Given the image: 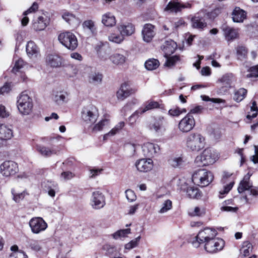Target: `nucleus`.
I'll return each instance as SVG.
<instances>
[{
	"instance_id": "1",
	"label": "nucleus",
	"mask_w": 258,
	"mask_h": 258,
	"mask_svg": "<svg viewBox=\"0 0 258 258\" xmlns=\"http://www.w3.org/2000/svg\"><path fill=\"white\" fill-rule=\"evenodd\" d=\"M205 144V138L199 133H190L185 139L186 148L192 152L200 151L204 148Z\"/></svg>"
},
{
	"instance_id": "2",
	"label": "nucleus",
	"mask_w": 258,
	"mask_h": 258,
	"mask_svg": "<svg viewBox=\"0 0 258 258\" xmlns=\"http://www.w3.org/2000/svg\"><path fill=\"white\" fill-rule=\"evenodd\" d=\"M213 173L206 169H200L195 171L192 176V182L203 187L208 186L213 180Z\"/></svg>"
},
{
	"instance_id": "3",
	"label": "nucleus",
	"mask_w": 258,
	"mask_h": 258,
	"mask_svg": "<svg viewBox=\"0 0 258 258\" xmlns=\"http://www.w3.org/2000/svg\"><path fill=\"white\" fill-rule=\"evenodd\" d=\"M17 104L18 109L21 114L27 115L32 112V100L25 92H23L18 97Z\"/></svg>"
},
{
	"instance_id": "4",
	"label": "nucleus",
	"mask_w": 258,
	"mask_h": 258,
	"mask_svg": "<svg viewBox=\"0 0 258 258\" xmlns=\"http://www.w3.org/2000/svg\"><path fill=\"white\" fill-rule=\"evenodd\" d=\"M217 231L212 228L206 227L200 231L196 237V240L192 242L195 247L198 248L201 244H205L207 242L216 237Z\"/></svg>"
},
{
	"instance_id": "5",
	"label": "nucleus",
	"mask_w": 258,
	"mask_h": 258,
	"mask_svg": "<svg viewBox=\"0 0 258 258\" xmlns=\"http://www.w3.org/2000/svg\"><path fill=\"white\" fill-rule=\"evenodd\" d=\"M218 158V154L215 151L207 148L196 157V161L201 162L204 166H207L214 164Z\"/></svg>"
},
{
	"instance_id": "6",
	"label": "nucleus",
	"mask_w": 258,
	"mask_h": 258,
	"mask_svg": "<svg viewBox=\"0 0 258 258\" xmlns=\"http://www.w3.org/2000/svg\"><path fill=\"white\" fill-rule=\"evenodd\" d=\"M58 39L63 46L72 50L75 49L78 45L76 36L71 32L60 33L58 36Z\"/></svg>"
},
{
	"instance_id": "7",
	"label": "nucleus",
	"mask_w": 258,
	"mask_h": 258,
	"mask_svg": "<svg viewBox=\"0 0 258 258\" xmlns=\"http://www.w3.org/2000/svg\"><path fill=\"white\" fill-rule=\"evenodd\" d=\"M29 226L32 233L35 234L43 232L48 227L47 223L40 217L32 218L29 222Z\"/></svg>"
},
{
	"instance_id": "8",
	"label": "nucleus",
	"mask_w": 258,
	"mask_h": 258,
	"mask_svg": "<svg viewBox=\"0 0 258 258\" xmlns=\"http://www.w3.org/2000/svg\"><path fill=\"white\" fill-rule=\"evenodd\" d=\"M224 246L225 241L222 239L215 237L204 244V249L208 253L214 254L221 251Z\"/></svg>"
},
{
	"instance_id": "9",
	"label": "nucleus",
	"mask_w": 258,
	"mask_h": 258,
	"mask_svg": "<svg viewBox=\"0 0 258 258\" xmlns=\"http://www.w3.org/2000/svg\"><path fill=\"white\" fill-rule=\"evenodd\" d=\"M181 191L186 193V196L190 199L198 198L201 194L199 188L194 185H189L184 179H180L178 185Z\"/></svg>"
},
{
	"instance_id": "10",
	"label": "nucleus",
	"mask_w": 258,
	"mask_h": 258,
	"mask_svg": "<svg viewBox=\"0 0 258 258\" xmlns=\"http://www.w3.org/2000/svg\"><path fill=\"white\" fill-rule=\"evenodd\" d=\"M250 175L247 173L243 179L240 182L237 190L239 193H242L245 191H249L250 195L253 196L258 195V189L256 187L252 186V182L250 181Z\"/></svg>"
},
{
	"instance_id": "11",
	"label": "nucleus",
	"mask_w": 258,
	"mask_h": 258,
	"mask_svg": "<svg viewBox=\"0 0 258 258\" xmlns=\"http://www.w3.org/2000/svg\"><path fill=\"white\" fill-rule=\"evenodd\" d=\"M18 170V164L13 161H5L0 165L1 173L5 177L13 176Z\"/></svg>"
},
{
	"instance_id": "12",
	"label": "nucleus",
	"mask_w": 258,
	"mask_h": 258,
	"mask_svg": "<svg viewBox=\"0 0 258 258\" xmlns=\"http://www.w3.org/2000/svg\"><path fill=\"white\" fill-rule=\"evenodd\" d=\"M159 107V104L157 101H148L145 104L144 107H141L136 110L130 117L129 122L131 124H133L140 115L145 113L147 111Z\"/></svg>"
},
{
	"instance_id": "13",
	"label": "nucleus",
	"mask_w": 258,
	"mask_h": 258,
	"mask_svg": "<svg viewBox=\"0 0 258 258\" xmlns=\"http://www.w3.org/2000/svg\"><path fill=\"white\" fill-rule=\"evenodd\" d=\"M196 124V121L190 113H187L179 122L178 127L182 133H187L193 129Z\"/></svg>"
},
{
	"instance_id": "14",
	"label": "nucleus",
	"mask_w": 258,
	"mask_h": 258,
	"mask_svg": "<svg viewBox=\"0 0 258 258\" xmlns=\"http://www.w3.org/2000/svg\"><path fill=\"white\" fill-rule=\"evenodd\" d=\"M138 89L136 87H132L128 83H123L116 93L118 99L123 100L125 98L137 92Z\"/></svg>"
},
{
	"instance_id": "15",
	"label": "nucleus",
	"mask_w": 258,
	"mask_h": 258,
	"mask_svg": "<svg viewBox=\"0 0 258 258\" xmlns=\"http://www.w3.org/2000/svg\"><path fill=\"white\" fill-rule=\"evenodd\" d=\"M82 118L87 123H92L97 119V109L92 105L85 107L82 110Z\"/></svg>"
},
{
	"instance_id": "16",
	"label": "nucleus",
	"mask_w": 258,
	"mask_h": 258,
	"mask_svg": "<svg viewBox=\"0 0 258 258\" xmlns=\"http://www.w3.org/2000/svg\"><path fill=\"white\" fill-rule=\"evenodd\" d=\"M135 166L138 171L148 172L153 169L154 162L151 158H142L136 161Z\"/></svg>"
},
{
	"instance_id": "17",
	"label": "nucleus",
	"mask_w": 258,
	"mask_h": 258,
	"mask_svg": "<svg viewBox=\"0 0 258 258\" xmlns=\"http://www.w3.org/2000/svg\"><path fill=\"white\" fill-rule=\"evenodd\" d=\"M192 5L189 3H181L175 1H171L166 6L165 11L177 13L183 9H190Z\"/></svg>"
},
{
	"instance_id": "18",
	"label": "nucleus",
	"mask_w": 258,
	"mask_h": 258,
	"mask_svg": "<svg viewBox=\"0 0 258 258\" xmlns=\"http://www.w3.org/2000/svg\"><path fill=\"white\" fill-rule=\"evenodd\" d=\"M159 151V146L152 143H145L142 146L143 154L145 156L150 158L155 156Z\"/></svg>"
},
{
	"instance_id": "19",
	"label": "nucleus",
	"mask_w": 258,
	"mask_h": 258,
	"mask_svg": "<svg viewBox=\"0 0 258 258\" xmlns=\"http://www.w3.org/2000/svg\"><path fill=\"white\" fill-rule=\"evenodd\" d=\"M105 205V200L104 195L100 191H96L92 193L91 205L95 209L102 208Z\"/></svg>"
},
{
	"instance_id": "20",
	"label": "nucleus",
	"mask_w": 258,
	"mask_h": 258,
	"mask_svg": "<svg viewBox=\"0 0 258 258\" xmlns=\"http://www.w3.org/2000/svg\"><path fill=\"white\" fill-rule=\"evenodd\" d=\"M118 32L124 38V36H129L135 33V28L133 24L125 22L119 24L117 26Z\"/></svg>"
},
{
	"instance_id": "21",
	"label": "nucleus",
	"mask_w": 258,
	"mask_h": 258,
	"mask_svg": "<svg viewBox=\"0 0 258 258\" xmlns=\"http://www.w3.org/2000/svg\"><path fill=\"white\" fill-rule=\"evenodd\" d=\"M144 41L150 42L155 35V27L150 24L145 25L142 31Z\"/></svg>"
},
{
	"instance_id": "22",
	"label": "nucleus",
	"mask_w": 258,
	"mask_h": 258,
	"mask_svg": "<svg viewBox=\"0 0 258 258\" xmlns=\"http://www.w3.org/2000/svg\"><path fill=\"white\" fill-rule=\"evenodd\" d=\"M222 31L225 39L229 42L233 41L238 37V30L228 26H223Z\"/></svg>"
},
{
	"instance_id": "23",
	"label": "nucleus",
	"mask_w": 258,
	"mask_h": 258,
	"mask_svg": "<svg viewBox=\"0 0 258 258\" xmlns=\"http://www.w3.org/2000/svg\"><path fill=\"white\" fill-rule=\"evenodd\" d=\"M26 49L27 54L30 58L34 59L40 56L39 49L32 41L28 42Z\"/></svg>"
},
{
	"instance_id": "24",
	"label": "nucleus",
	"mask_w": 258,
	"mask_h": 258,
	"mask_svg": "<svg viewBox=\"0 0 258 258\" xmlns=\"http://www.w3.org/2000/svg\"><path fill=\"white\" fill-rule=\"evenodd\" d=\"M13 136L12 128L11 126L1 124H0V139L7 140L11 139Z\"/></svg>"
},
{
	"instance_id": "25",
	"label": "nucleus",
	"mask_w": 258,
	"mask_h": 258,
	"mask_svg": "<svg viewBox=\"0 0 258 258\" xmlns=\"http://www.w3.org/2000/svg\"><path fill=\"white\" fill-rule=\"evenodd\" d=\"M232 20L234 22H243L246 17L245 11L241 9L239 7H235L232 13Z\"/></svg>"
},
{
	"instance_id": "26",
	"label": "nucleus",
	"mask_w": 258,
	"mask_h": 258,
	"mask_svg": "<svg viewBox=\"0 0 258 258\" xmlns=\"http://www.w3.org/2000/svg\"><path fill=\"white\" fill-rule=\"evenodd\" d=\"M177 47L176 43L173 40L166 41L162 46V49L164 52V55L167 57L172 54Z\"/></svg>"
},
{
	"instance_id": "27",
	"label": "nucleus",
	"mask_w": 258,
	"mask_h": 258,
	"mask_svg": "<svg viewBox=\"0 0 258 258\" xmlns=\"http://www.w3.org/2000/svg\"><path fill=\"white\" fill-rule=\"evenodd\" d=\"M102 23L108 27H112L115 25L116 21L115 16L110 12H107L102 16Z\"/></svg>"
},
{
	"instance_id": "28",
	"label": "nucleus",
	"mask_w": 258,
	"mask_h": 258,
	"mask_svg": "<svg viewBox=\"0 0 258 258\" xmlns=\"http://www.w3.org/2000/svg\"><path fill=\"white\" fill-rule=\"evenodd\" d=\"M37 151L42 156L49 157L57 154V150L54 148H49L38 145H36Z\"/></svg>"
},
{
	"instance_id": "29",
	"label": "nucleus",
	"mask_w": 258,
	"mask_h": 258,
	"mask_svg": "<svg viewBox=\"0 0 258 258\" xmlns=\"http://www.w3.org/2000/svg\"><path fill=\"white\" fill-rule=\"evenodd\" d=\"M62 18L68 23L72 25H78L80 23L79 19L75 15L69 12H64L61 15Z\"/></svg>"
},
{
	"instance_id": "30",
	"label": "nucleus",
	"mask_w": 258,
	"mask_h": 258,
	"mask_svg": "<svg viewBox=\"0 0 258 258\" xmlns=\"http://www.w3.org/2000/svg\"><path fill=\"white\" fill-rule=\"evenodd\" d=\"M61 60V58L57 55L50 54L46 57V62L53 68L60 67L62 62Z\"/></svg>"
},
{
	"instance_id": "31",
	"label": "nucleus",
	"mask_w": 258,
	"mask_h": 258,
	"mask_svg": "<svg viewBox=\"0 0 258 258\" xmlns=\"http://www.w3.org/2000/svg\"><path fill=\"white\" fill-rule=\"evenodd\" d=\"M191 22V26L194 28L202 29L207 26V24L205 23L204 19L199 16L196 15L192 17Z\"/></svg>"
},
{
	"instance_id": "32",
	"label": "nucleus",
	"mask_w": 258,
	"mask_h": 258,
	"mask_svg": "<svg viewBox=\"0 0 258 258\" xmlns=\"http://www.w3.org/2000/svg\"><path fill=\"white\" fill-rule=\"evenodd\" d=\"M124 122L120 121L118 122L112 129L108 133L103 136V140H107L109 137H112L118 133L124 126Z\"/></svg>"
},
{
	"instance_id": "33",
	"label": "nucleus",
	"mask_w": 258,
	"mask_h": 258,
	"mask_svg": "<svg viewBox=\"0 0 258 258\" xmlns=\"http://www.w3.org/2000/svg\"><path fill=\"white\" fill-rule=\"evenodd\" d=\"M82 26L84 30L88 31L91 35L96 34V27L93 21L91 20L85 21L82 24Z\"/></svg>"
},
{
	"instance_id": "34",
	"label": "nucleus",
	"mask_w": 258,
	"mask_h": 258,
	"mask_svg": "<svg viewBox=\"0 0 258 258\" xmlns=\"http://www.w3.org/2000/svg\"><path fill=\"white\" fill-rule=\"evenodd\" d=\"M110 120L108 118H104L95 124L92 128V132H97L103 130L109 126Z\"/></svg>"
},
{
	"instance_id": "35",
	"label": "nucleus",
	"mask_w": 258,
	"mask_h": 258,
	"mask_svg": "<svg viewBox=\"0 0 258 258\" xmlns=\"http://www.w3.org/2000/svg\"><path fill=\"white\" fill-rule=\"evenodd\" d=\"M109 59L113 64L116 65L122 64L126 60V58L123 55L118 53L111 54Z\"/></svg>"
},
{
	"instance_id": "36",
	"label": "nucleus",
	"mask_w": 258,
	"mask_h": 258,
	"mask_svg": "<svg viewBox=\"0 0 258 258\" xmlns=\"http://www.w3.org/2000/svg\"><path fill=\"white\" fill-rule=\"evenodd\" d=\"M48 24V21L46 18L40 16L38 18L37 22L34 24V27L37 31H41L45 29Z\"/></svg>"
},
{
	"instance_id": "37",
	"label": "nucleus",
	"mask_w": 258,
	"mask_h": 258,
	"mask_svg": "<svg viewBox=\"0 0 258 258\" xmlns=\"http://www.w3.org/2000/svg\"><path fill=\"white\" fill-rule=\"evenodd\" d=\"M68 96L69 94L67 92H57L54 97V101L58 104H61L68 101Z\"/></svg>"
},
{
	"instance_id": "38",
	"label": "nucleus",
	"mask_w": 258,
	"mask_h": 258,
	"mask_svg": "<svg viewBox=\"0 0 258 258\" xmlns=\"http://www.w3.org/2000/svg\"><path fill=\"white\" fill-rule=\"evenodd\" d=\"M258 114V106L255 100H252L250 105V111L246 115L248 119H252L256 117Z\"/></svg>"
},
{
	"instance_id": "39",
	"label": "nucleus",
	"mask_w": 258,
	"mask_h": 258,
	"mask_svg": "<svg viewBox=\"0 0 258 258\" xmlns=\"http://www.w3.org/2000/svg\"><path fill=\"white\" fill-rule=\"evenodd\" d=\"M102 75L98 72H92L88 76V81L93 84H98L102 81Z\"/></svg>"
},
{
	"instance_id": "40",
	"label": "nucleus",
	"mask_w": 258,
	"mask_h": 258,
	"mask_svg": "<svg viewBox=\"0 0 258 258\" xmlns=\"http://www.w3.org/2000/svg\"><path fill=\"white\" fill-rule=\"evenodd\" d=\"M28 247L34 251H41L42 250V242L37 240L31 239L28 242Z\"/></svg>"
},
{
	"instance_id": "41",
	"label": "nucleus",
	"mask_w": 258,
	"mask_h": 258,
	"mask_svg": "<svg viewBox=\"0 0 258 258\" xmlns=\"http://www.w3.org/2000/svg\"><path fill=\"white\" fill-rule=\"evenodd\" d=\"M44 186L48 190V194L51 197H54L55 195V190L58 188L57 184L54 182L47 181L44 183Z\"/></svg>"
},
{
	"instance_id": "42",
	"label": "nucleus",
	"mask_w": 258,
	"mask_h": 258,
	"mask_svg": "<svg viewBox=\"0 0 258 258\" xmlns=\"http://www.w3.org/2000/svg\"><path fill=\"white\" fill-rule=\"evenodd\" d=\"M247 94V90L244 88H240L234 92L233 99L237 102L243 100Z\"/></svg>"
},
{
	"instance_id": "43",
	"label": "nucleus",
	"mask_w": 258,
	"mask_h": 258,
	"mask_svg": "<svg viewBox=\"0 0 258 258\" xmlns=\"http://www.w3.org/2000/svg\"><path fill=\"white\" fill-rule=\"evenodd\" d=\"M172 208V202L170 200L166 199L163 201L161 206L160 209L158 211L160 214H164L169 210Z\"/></svg>"
},
{
	"instance_id": "44",
	"label": "nucleus",
	"mask_w": 258,
	"mask_h": 258,
	"mask_svg": "<svg viewBox=\"0 0 258 258\" xmlns=\"http://www.w3.org/2000/svg\"><path fill=\"white\" fill-rule=\"evenodd\" d=\"M236 56L238 59L243 60L246 58L247 49L245 46H238L236 49Z\"/></svg>"
},
{
	"instance_id": "45",
	"label": "nucleus",
	"mask_w": 258,
	"mask_h": 258,
	"mask_svg": "<svg viewBox=\"0 0 258 258\" xmlns=\"http://www.w3.org/2000/svg\"><path fill=\"white\" fill-rule=\"evenodd\" d=\"M108 40L113 43H115L116 44H120L124 39V38L122 36V35L119 33V34H117L115 33H111L108 36Z\"/></svg>"
},
{
	"instance_id": "46",
	"label": "nucleus",
	"mask_w": 258,
	"mask_h": 258,
	"mask_svg": "<svg viewBox=\"0 0 258 258\" xmlns=\"http://www.w3.org/2000/svg\"><path fill=\"white\" fill-rule=\"evenodd\" d=\"M159 66L158 60L154 58H151L147 60L145 63V67L148 70H154L156 69Z\"/></svg>"
},
{
	"instance_id": "47",
	"label": "nucleus",
	"mask_w": 258,
	"mask_h": 258,
	"mask_svg": "<svg viewBox=\"0 0 258 258\" xmlns=\"http://www.w3.org/2000/svg\"><path fill=\"white\" fill-rule=\"evenodd\" d=\"M252 249V244L248 241L243 242L242 247L240 249V253L244 256L248 255Z\"/></svg>"
},
{
	"instance_id": "48",
	"label": "nucleus",
	"mask_w": 258,
	"mask_h": 258,
	"mask_svg": "<svg viewBox=\"0 0 258 258\" xmlns=\"http://www.w3.org/2000/svg\"><path fill=\"white\" fill-rule=\"evenodd\" d=\"M11 192L13 195V200L16 203L20 202L24 199L26 195V192L25 191L19 192L14 188L12 189Z\"/></svg>"
},
{
	"instance_id": "49",
	"label": "nucleus",
	"mask_w": 258,
	"mask_h": 258,
	"mask_svg": "<svg viewBox=\"0 0 258 258\" xmlns=\"http://www.w3.org/2000/svg\"><path fill=\"white\" fill-rule=\"evenodd\" d=\"M233 78V75L232 74H226L219 79V81L222 83L223 85L228 87L231 85Z\"/></svg>"
},
{
	"instance_id": "50",
	"label": "nucleus",
	"mask_w": 258,
	"mask_h": 258,
	"mask_svg": "<svg viewBox=\"0 0 258 258\" xmlns=\"http://www.w3.org/2000/svg\"><path fill=\"white\" fill-rule=\"evenodd\" d=\"M180 61V58L178 55L167 57L164 66L167 67H172Z\"/></svg>"
},
{
	"instance_id": "51",
	"label": "nucleus",
	"mask_w": 258,
	"mask_h": 258,
	"mask_svg": "<svg viewBox=\"0 0 258 258\" xmlns=\"http://www.w3.org/2000/svg\"><path fill=\"white\" fill-rule=\"evenodd\" d=\"M103 251L105 252V255L110 256L114 254L116 249L114 246L106 243L102 246Z\"/></svg>"
},
{
	"instance_id": "52",
	"label": "nucleus",
	"mask_w": 258,
	"mask_h": 258,
	"mask_svg": "<svg viewBox=\"0 0 258 258\" xmlns=\"http://www.w3.org/2000/svg\"><path fill=\"white\" fill-rule=\"evenodd\" d=\"M131 233V229L129 228L118 230L112 234L113 238L117 239L121 237H125Z\"/></svg>"
},
{
	"instance_id": "53",
	"label": "nucleus",
	"mask_w": 258,
	"mask_h": 258,
	"mask_svg": "<svg viewBox=\"0 0 258 258\" xmlns=\"http://www.w3.org/2000/svg\"><path fill=\"white\" fill-rule=\"evenodd\" d=\"M234 181L232 180L230 182L223 186V189L220 190L219 191V198H222L223 195L227 194L233 187L234 184Z\"/></svg>"
},
{
	"instance_id": "54",
	"label": "nucleus",
	"mask_w": 258,
	"mask_h": 258,
	"mask_svg": "<svg viewBox=\"0 0 258 258\" xmlns=\"http://www.w3.org/2000/svg\"><path fill=\"white\" fill-rule=\"evenodd\" d=\"M186 110L185 108L180 109L179 107L172 108L168 111V114L172 116H178L180 114L185 113Z\"/></svg>"
},
{
	"instance_id": "55",
	"label": "nucleus",
	"mask_w": 258,
	"mask_h": 258,
	"mask_svg": "<svg viewBox=\"0 0 258 258\" xmlns=\"http://www.w3.org/2000/svg\"><path fill=\"white\" fill-rule=\"evenodd\" d=\"M140 239L141 236H139L136 238L135 239L131 240L130 242L125 245V248L128 250H130L134 247H136L139 244Z\"/></svg>"
},
{
	"instance_id": "56",
	"label": "nucleus",
	"mask_w": 258,
	"mask_h": 258,
	"mask_svg": "<svg viewBox=\"0 0 258 258\" xmlns=\"http://www.w3.org/2000/svg\"><path fill=\"white\" fill-rule=\"evenodd\" d=\"M25 65V62L21 58H19L15 60L14 66L13 68L12 71L14 73H16L22 68Z\"/></svg>"
},
{
	"instance_id": "57",
	"label": "nucleus",
	"mask_w": 258,
	"mask_h": 258,
	"mask_svg": "<svg viewBox=\"0 0 258 258\" xmlns=\"http://www.w3.org/2000/svg\"><path fill=\"white\" fill-rule=\"evenodd\" d=\"M248 71L249 73L246 75V78L258 77V66L251 67Z\"/></svg>"
},
{
	"instance_id": "58",
	"label": "nucleus",
	"mask_w": 258,
	"mask_h": 258,
	"mask_svg": "<svg viewBox=\"0 0 258 258\" xmlns=\"http://www.w3.org/2000/svg\"><path fill=\"white\" fill-rule=\"evenodd\" d=\"M125 196L127 200L130 202H133L137 199V196L135 192L131 189H127L125 192Z\"/></svg>"
},
{
	"instance_id": "59",
	"label": "nucleus",
	"mask_w": 258,
	"mask_h": 258,
	"mask_svg": "<svg viewBox=\"0 0 258 258\" xmlns=\"http://www.w3.org/2000/svg\"><path fill=\"white\" fill-rule=\"evenodd\" d=\"M162 125V122L161 120H155L153 122L151 123L150 124V128L154 130L155 132H158Z\"/></svg>"
},
{
	"instance_id": "60",
	"label": "nucleus",
	"mask_w": 258,
	"mask_h": 258,
	"mask_svg": "<svg viewBox=\"0 0 258 258\" xmlns=\"http://www.w3.org/2000/svg\"><path fill=\"white\" fill-rule=\"evenodd\" d=\"M183 162L182 158L180 157H174L169 160V163L171 165L174 167H177L182 164Z\"/></svg>"
},
{
	"instance_id": "61",
	"label": "nucleus",
	"mask_w": 258,
	"mask_h": 258,
	"mask_svg": "<svg viewBox=\"0 0 258 258\" xmlns=\"http://www.w3.org/2000/svg\"><path fill=\"white\" fill-rule=\"evenodd\" d=\"M11 90V85L9 83H6L3 86L0 88V94L4 95L8 93Z\"/></svg>"
},
{
	"instance_id": "62",
	"label": "nucleus",
	"mask_w": 258,
	"mask_h": 258,
	"mask_svg": "<svg viewBox=\"0 0 258 258\" xmlns=\"http://www.w3.org/2000/svg\"><path fill=\"white\" fill-rule=\"evenodd\" d=\"M187 25L186 23L182 18L179 19L177 21L174 22V27L176 29L179 28L184 27Z\"/></svg>"
},
{
	"instance_id": "63",
	"label": "nucleus",
	"mask_w": 258,
	"mask_h": 258,
	"mask_svg": "<svg viewBox=\"0 0 258 258\" xmlns=\"http://www.w3.org/2000/svg\"><path fill=\"white\" fill-rule=\"evenodd\" d=\"M10 258H28V256L23 251H16L13 252L10 255Z\"/></svg>"
},
{
	"instance_id": "64",
	"label": "nucleus",
	"mask_w": 258,
	"mask_h": 258,
	"mask_svg": "<svg viewBox=\"0 0 258 258\" xmlns=\"http://www.w3.org/2000/svg\"><path fill=\"white\" fill-rule=\"evenodd\" d=\"M102 171V169H97L93 168L89 170V176L91 178H94L100 174Z\"/></svg>"
}]
</instances>
